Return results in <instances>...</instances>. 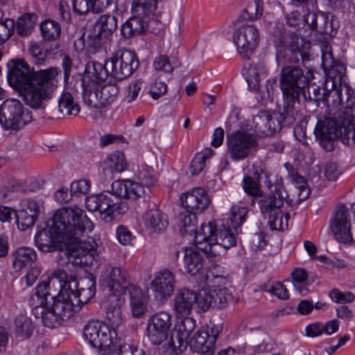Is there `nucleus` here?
<instances>
[{
  "instance_id": "1",
  "label": "nucleus",
  "mask_w": 355,
  "mask_h": 355,
  "mask_svg": "<svg viewBox=\"0 0 355 355\" xmlns=\"http://www.w3.org/2000/svg\"><path fill=\"white\" fill-rule=\"evenodd\" d=\"M112 193L90 196L85 199L86 208L89 211H98L106 223H110L129 209L126 202L119 198L135 200L145 194V189L139 182L116 180L112 184Z\"/></svg>"
},
{
  "instance_id": "2",
  "label": "nucleus",
  "mask_w": 355,
  "mask_h": 355,
  "mask_svg": "<svg viewBox=\"0 0 355 355\" xmlns=\"http://www.w3.org/2000/svg\"><path fill=\"white\" fill-rule=\"evenodd\" d=\"M53 230L62 234L64 240L80 236L92 224L83 209L77 206L62 207L51 219Z\"/></svg>"
},
{
  "instance_id": "3",
  "label": "nucleus",
  "mask_w": 355,
  "mask_h": 355,
  "mask_svg": "<svg viewBox=\"0 0 355 355\" xmlns=\"http://www.w3.org/2000/svg\"><path fill=\"white\" fill-rule=\"evenodd\" d=\"M60 72V70L57 67L39 70L35 81L29 84L28 87L19 90L26 103L33 108H40L42 101L50 98L55 87V78Z\"/></svg>"
},
{
  "instance_id": "4",
  "label": "nucleus",
  "mask_w": 355,
  "mask_h": 355,
  "mask_svg": "<svg viewBox=\"0 0 355 355\" xmlns=\"http://www.w3.org/2000/svg\"><path fill=\"white\" fill-rule=\"evenodd\" d=\"M314 78L311 69L305 71L296 64H286L281 69L279 85L283 96L287 98H300L304 89L309 87L311 79Z\"/></svg>"
},
{
  "instance_id": "5",
  "label": "nucleus",
  "mask_w": 355,
  "mask_h": 355,
  "mask_svg": "<svg viewBox=\"0 0 355 355\" xmlns=\"http://www.w3.org/2000/svg\"><path fill=\"white\" fill-rule=\"evenodd\" d=\"M52 283L58 281L66 287H70V294L75 302L80 306L88 302L95 295L96 282L92 275L80 278L78 282L74 276L67 275L64 270H57L53 272Z\"/></svg>"
},
{
  "instance_id": "6",
  "label": "nucleus",
  "mask_w": 355,
  "mask_h": 355,
  "mask_svg": "<svg viewBox=\"0 0 355 355\" xmlns=\"http://www.w3.org/2000/svg\"><path fill=\"white\" fill-rule=\"evenodd\" d=\"M32 119L31 112L17 99H6L0 105V124L5 130H18Z\"/></svg>"
},
{
  "instance_id": "7",
  "label": "nucleus",
  "mask_w": 355,
  "mask_h": 355,
  "mask_svg": "<svg viewBox=\"0 0 355 355\" xmlns=\"http://www.w3.org/2000/svg\"><path fill=\"white\" fill-rule=\"evenodd\" d=\"M257 146L256 137L245 131H235L227 136V152L234 161L248 157Z\"/></svg>"
},
{
  "instance_id": "8",
  "label": "nucleus",
  "mask_w": 355,
  "mask_h": 355,
  "mask_svg": "<svg viewBox=\"0 0 355 355\" xmlns=\"http://www.w3.org/2000/svg\"><path fill=\"white\" fill-rule=\"evenodd\" d=\"M117 26V19L115 16L101 15L87 37V46L92 49L94 52L98 50L106 40H110Z\"/></svg>"
},
{
  "instance_id": "9",
  "label": "nucleus",
  "mask_w": 355,
  "mask_h": 355,
  "mask_svg": "<svg viewBox=\"0 0 355 355\" xmlns=\"http://www.w3.org/2000/svg\"><path fill=\"white\" fill-rule=\"evenodd\" d=\"M259 41V31L254 25H242L234 31V44L236 46L239 53L246 59H249L254 52Z\"/></svg>"
},
{
  "instance_id": "10",
  "label": "nucleus",
  "mask_w": 355,
  "mask_h": 355,
  "mask_svg": "<svg viewBox=\"0 0 355 355\" xmlns=\"http://www.w3.org/2000/svg\"><path fill=\"white\" fill-rule=\"evenodd\" d=\"M110 76L118 80L125 79L132 74L139 67L137 55L129 50H119L108 60Z\"/></svg>"
},
{
  "instance_id": "11",
  "label": "nucleus",
  "mask_w": 355,
  "mask_h": 355,
  "mask_svg": "<svg viewBox=\"0 0 355 355\" xmlns=\"http://www.w3.org/2000/svg\"><path fill=\"white\" fill-rule=\"evenodd\" d=\"M8 80L9 84L17 90L28 87L35 81L37 71L31 69L29 65L21 59L12 60L8 64Z\"/></svg>"
},
{
  "instance_id": "12",
  "label": "nucleus",
  "mask_w": 355,
  "mask_h": 355,
  "mask_svg": "<svg viewBox=\"0 0 355 355\" xmlns=\"http://www.w3.org/2000/svg\"><path fill=\"white\" fill-rule=\"evenodd\" d=\"M171 318V315L166 311H159L149 318L147 336L153 345H160L166 339L172 325Z\"/></svg>"
},
{
  "instance_id": "13",
  "label": "nucleus",
  "mask_w": 355,
  "mask_h": 355,
  "mask_svg": "<svg viewBox=\"0 0 355 355\" xmlns=\"http://www.w3.org/2000/svg\"><path fill=\"white\" fill-rule=\"evenodd\" d=\"M218 333L212 327H202L189 338V346L192 351L200 353L199 355H214Z\"/></svg>"
},
{
  "instance_id": "14",
  "label": "nucleus",
  "mask_w": 355,
  "mask_h": 355,
  "mask_svg": "<svg viewBox=\"0 0 355 355\" xmlns=\"http://www.w3.org/2000/svg\"><path fill=\"white\" fill-rule=\"evenodd\" d=\"M83 335L92 346L101 350L108 349L112 344V331L98 321L88 322L83 329Z\"/></svg>"
},
{
  "instance_id": "15",
  "label": "nucleus",
  "mask_w": 355,
  "mask_h": 355,
  "mask_svg": "<svg viewBox=\"0 0 355 355\" xmlns=\"http://www.w3.org/2000/svg\"><path fill=\"white\" fill-rule=\"evenodd\" d=\"M342 133L340 126L336 119L327 117L319 120L314 129L316 140L327 151H331L334 148V142Z\"/></svg>"
},
{
  "instance_id": "16",
  "label": "nucleus",
  "mask_w": 355,
  "mask_h": 355,
  "mask_svg": "<svg viewBox=\"0 0 355 355\" xmlns=\"http://www.w3.org/2000/svg\"><path fill=\"white\" fill-rule=\"evenodd\" d=\"M60 292L57 295L51 297L52 304H49L53 311L62 320L69 319L73 312L80 309L79 304L75 302L69 292L71 288L66 287L63 283L60 284Z\"/></svg>"
},
{
  "instance_id": "17",
  "label": "nucleus",
  "mask_w": 355,
  "mask_h": 355,
  "mask_svg": "<svg viewBox=\"0 0 355 355\" xmlns=\"http://www.w3.org/2000/svg\"><path fill=\"white\" fill-rule=\"evenodd\" d=\"M330 228L337 241L342 243L352 241L349 211L345 205L340 204L336 207L334 217L330 222Z\"/></svg>"
},
{
  "instance_id": "18",
  "label": "nucleus",
  "mask_w": 355,
  "mask_h": 355,
  "mask_svg": "<svg viewBox=\"0 0 355 355\" xmlns=\"http://www.w3.org/2000/svg\"><path fill=\"white\" fill-rule=\"evenodd\" d=\"M272 188L273 189L270 190V193L262 195L258 200L259 209L263 214L279 210L284 201L288 200V194L282 182H276Z\"/></svg>"
},
{
  "instance_id": "19",
  "label": "nucleus",
  "mask_w": 355,
  "mask_h": 355,
  "mask_svg": "<svg viewBox=\"0 0 355 355\" xmlns=\"http://www.w3.org/2000/svg\"><path fill=\"white\" fill-rule=\"evenodd\" d=\"M175 285V276L169 270L160 271L150 283L154 296L160 303H164L173 294Z\"/></svg>"
},
{
  "instance_id": "20",
  "label": "nucleus",
  "mask_w": 355,
  "mask_h": 355,
  "mask_svg": "<svg viewBox=\"0 0 355 355\" xmlns=\"http://www.w3.org/2000/svg\"><path fill=\"white\" fill-rule=\"evenodd\" d=\"M64 243L67 245V254L69 259L76 264L88 265L92 260V245L82 241L79 236L65 240Z\"/></svg>"
},
{
  "instance_id": "21",
  "label": "nucleus",
  "mask_w": 355,
  "mask_h": 355,
  "mask_svg": "<svg viewBox=\"0 0 355 355\" xmlns=\"http://www.w3.org/2000/svg\"><path fill=\"white\" fill-rule=\"evenodd\" d=\"M40 213V206L35 200L31 198L21 200L19 209L16 213L18 227L21 230H26L33 227Z\"/></svg>"
},
{
  "instance_id": "22",
  "label": "nucleus",
  "mask_w": 355,
  "mask_h": 355,
  "mask_svg": "<svg viewBox=\"0 0 355 355\" xmlns=\"http://www.w3.org/2000/svg\"><path fill=\"white\" fill-rule=\"evenodd\" d=\"M181 202L187 212L197 214L209 207L210 199L205 189L195 188L182 196Z\"/></svg>"
},
{
  "instance_id": "23",
  "label": "nucleus",
  "mask_w": 355,
  "mask_h": 355,
  "mask_svg": "<svg viewBox=\"0 0 355 355\" xmlns=\"http://www.w3.org/2000/svg\"><path fill=\"white\" fill-rule=\"evenodd\" d=\"M212 227L211 224L202 223L196 232L194 242L196 248L203 252L209 258H214L223 254V249L211 240Z\"/></svg>"
},
{
  "instance_id": "24",
  "label": "nucleus",
  "mask_w": 355,
  "mask_h": 355,
  "mask_svg": "<svg viewBox=\"0 0 355 355\" xmlns=\"http://www.w3.org/2000/svg\"><path fill=\"white\" fill-rule=\"evenodd\" d=\"M196 292L187 288L179 289L173 299V309L178 317L188 316L196 302Z\"/></svg>"
},
{
  "instance_id": "25",
  "label": "nucleus",
  "mask_w": 355,
  "mask_h": 355,
  "mask_svg": "<svg viewBox=\"0 0 355 355\" xmlns=\"http://www.w3.org/2000/svg\"><path fill=\"white\" fill-rule=\"evenodd\" d=\"M48 228L39 230L35 236V243L37 248L42 252H51L55 249L56 242H65L62 234L53 230L51 220L47 223Z\"/></svg>"
},
{
  "instance_id": "26",
  "label": "nucleus",
  "mask_w": 355,
  "mask_h": 355,
  "mask_svg": "<svg viewBox=\"0 0 355 355\" xmlns=\"http://www.w3.org/2000/svg\"><path fill=\"white\" fill-rule=\"evenodd\" d=\"M252 123L254 131L261 135H269L281 130V125L269 112L259 111L254 116Z\"/></svg>"
},
{
  "instance_id": "27",
  "label": "nucleus",
  "mask_w": 355,
  "mask_h": 355,
  "mask_svg": "<svg viewBox=\"0 0 355 355\" xmlns=\"http://www.w3.org/2000/svg\"><path fill=\"white\" fill-rule=\"evenodd\" d=\"M106 278L105 283L110 292H126L128 287L131 284L128 282V276L125 272H122L119 268L108 267L106 269Z\"/></svg>"
},
{
  "instance_id": "28",
  "label": "nucleus",
  "mask_w": 355,
  "mask_h": 355,
  "mask_svg": "<svg viewBox=\"0 0 355 355\" xmlns=\"http://www.w3.org/2000/svg\"><path fill=\"white\" fill-rule=\"evenodd\" d=\"M328 46H325L326 52L322 53V66L328 78L332 81V85L336 86L340 83L343 77L345 67L337 62L333 58L332 53L327 51Z\"/></svg>"
},
{
  "instance_id": "29",
  "label": "nucleus",
  "mask_w": 355,
  "mask_h": 355,
  "mask_svg": "<svg viewBox=\"0 0 355 355\" xmlns=\"http://www.w3.org/2000/svg\"><path fill=\"white\" fill-rule=\"evenodd\" d=\"M129 294V302L131 313L135 318H141L147 311V298L142 290L136 285H130L127 291Z\"/></svg>"
},
{
  "instance_id": "30",
  "label": "nucleus",
  "mask_w": 355,
  "mask_h": 355,
  "mask_svg": "<svg viewBox=\"0 0 355 355\" xmlns=\"http://www.w3.org/2000/svg\"><path fill=\"white\" fill-rule=\"evenodd\" d=\"M143 220L146 227L154 232L164 231L168 224L166 216L155 207H148L144 214Z\"/></svg>"
},
{
  "instance_id": "31",
  "label": "nucleus",
  "mask_w": 355,
  "mask_h": 355,
  "mask_svg": "<svg viewBox=\"0 0 355 355\" xmlns=\"http://www.w3.org/2000/svg\"><path fill=\"white\" fill-rule=\"evenodd\" d=\"M284 105L282 110L275 114L276 121H278L281 125H290L296 121L298 112L295 105L300 102V98L295 97L293 99L287 98L286 96H283Z\"/></svg>"
},
{
  "instance_id": "32",
  "label": "nucleus",
  "mask_w": 355,
  "mask_h": 355,
  "mask_svg": "<svg viewBox=\"0 0 355 355\" xmlns=\"http://www.w3.org/2000/svg\"><path fill=\"white\" fill-rule=\"evenodd\" d=\"M207 224H211L212 227L211 240L214 241V244L221 247L223 253L225 252L226 249L235 245V235L231 230V226L229 225L228 227H225L223 225L222 227H218L214 222H209Z\"/></svg>"
},
{
  "instance_id": "33",
  "label": "nucleus",
  "mask_w": 355,
  "mask_h": 355,
  "mask_svg": "<svg viewBox=\"0 0 355 355\" xmlns=\"http://www.w3.org/2000/svg\"><path fill=\"white\" fill-rule=\"evenodd\" d=\"M124 155L121 153L109 155L101 164L105 177L112 178L114 173H121L126 168Z\"/></svg>"
},
{
  "instance_id": "34",
  "label": "nucleus",
  "mask_w": 355,
  "mask_h": 355,
  "mask_svg": "<svg viewBox=\"0 0 355 355\" xmlns=\"http://www.w3.org/2000/svg\"><path fill=\"white\" fill-rule=\"evenodd\" d=\"M204 258L196 250L184 248V266L186 272L191 275H197L203 268Z\"/></svg>"
},
{
  "instance_id": "35",
  "label": "nucleus",
  "mask_w": 355,
  "mask_h": 355,
  "mask_svg": "<svg viewBox=\"0 0 355 355\" xmlns=\"http://www.w3.org/2000/svg\"><path fill=\"white\" fill-rule=\"evenodd\" d=\"M106 318L112 328L118 327L123 323L121 300L115 294L108 298Z\"/></svg>"
},
{
  "instance_id": "36",
  "label": "nucleus",
  "mask_w": 355,
  "mask_h": 355,
  "mask_svg": "<svg viewBox=\"0 0 355 355\" xmlns=\"http://www.w3.org/2000/svg\"><path fill=\"white\" fill-rule=\"evenodd\" d=\"M107 63L108 61L104 64L96 62H88L86 65L85 78H87L94 83L105 80L108 75H110V69Z\"/></svg>"
},
{
  "instance_id": "37",
  "label": "nucleus",
  "mask_w": 355,
  "mask_h": 355,
  "mask_svg": "<svg viewBox=\"0 0 355 355\" xmlns=\"http://www.w3.org/2000/svg\"><path fill=\"white\" fill-rule=\"evenodd\" d=\"M146 16L135 15L127 20L121 28V32L123 37L130 38L141 33L148 26L144 20Z\"/></svg>"
},
{
  "instance_id": "38",
  "label": "nucleus",
  "mask_w": 355,
  "mask_h": 355,
  "mask_svg": "<svg viewBox=\"0 0 355 355\" xmlns=\"http://www.w3.org/2000/svg\"><path fill=\"white\" fill-rule=\"evenodd\" d=\"M12 267L19 271L26 266L35 262L37 259L35 252L29 248H20L12 253Z\"/></svg>"
},
{
  "instance_id": "39",
  "label": "nucleus",
  "mask_w": 355,
  "mask_h": 355,
  "mask_svg": "<svg viewBox=\"0 0 355 355\" xmlns=\"http://www.w3.org/2000/svg\"><path fill=\"white\" fill-rule=\"evenodd\" d=\"M58 108L64 116H76L80 112V107L75 103L70 93H64L58 101Z\"/></svg>"
},
{
  "instance_id": "40",
  "label": "nucleus",
  "mask_w": 355,
  "mask_h": 355,
  "mask_svg": "<svg viewBox=\"0 0 355 355\" xmlns=\"http://www.w3.org/2000/svg\"><path fill=\"white\" fill-rule=\"evenodd\" d=\"M73 7L76 12L84 15L89 11L99 13L103 11V6L98 0H73Z\"/></svg>"
},
{
  "instance_id": "41",
  "label": "nucleus",
  "mask_w": 355,
  "mask_h": 355,
  "mask_svg": "<svg viewBox=\"0 0 355 355\" xmlns=\"http://www.w3.org/2000/svg\"><path fill=\"white\" fill-rule=\"evenodd\" d=\"M157 8V0H133L132 12L133 15L148 17Z\"/></svg>"
},
{
  "instance_id": "42",
  "label": "nucleus",
  "mask_w": 355,
  "mask_h": 355,
  "mask_svg": "<svg viewBox=\"0 0 355 355\" xmlns=\"http://www.w3.org/2000/svg\"><path fill=\"white\" fill-rule=\"evenodd\" d=\"M188 340L172 332L169 341L166 347L168 355H180L189 345Z\"/></svg>"
},
{
  "instance_id": "43",
  "label": "nucleus",
  "mask_w": 355,
  "mask_h": 355,
  "mask_svg": "<svg viewBox=\"0 0 355 355\" xmlns=\"http://www.w3.org/2000/svg\"><path fill=\"white\" fill-rule=\"evenodd\" d=\"M178 219L180 227V232L182 234H191L193 232L196 234L198 231L196 228V214L185 211L179 214Z\"/></svg>"
},
{
  "instance_id": "44",
  "label": "nucleus",
  "mask_w": 355,
  "mask_h": 355,
  "mask_svg": "<svg viewBox=\"0 0 355 355\" xmlns=\"http://www.w3.org/2000/svg\"><path fill=\"white\" fill-rule=\"evenodd\" d=\"M262 4V0H254L243 10L237 20L253 21L259 19L263 14Z\"/></svg>"
},
{
  "instance_id": "45",
  "label": "nucleus",
  "mask_w": 355,
  "mask_h": 355,
  "mask_svg": "<svg viewBox=\"0 0 355 355\" xmlns=\"http://www.w3.org/2000/svg\"><path fill=\"white\" fill-rule=\"evenodd\" d=\"M40 29L42 37L46 40H55L60 37L61 34L60 26L54 20H45L42 23Z\"/></svg>"
},
{
  "instance_id": "46",
  "label": "nucleus",
  "mask_w": 355,
  "mask_h": 355,
  "mask_svg": "<svg viewBox=\"0 0 355 355\" xmlns=\"http://www.w3.org/2000/svg\"><path fill=\"white\" fill-rule=\"evenodd\" d=\"M214 307L218 309L225 308L229 302L233 299L232 293L226 287H215L211 290Z\"/></svg>"
},
{
  "instance_id": "47",
  "label": "nucleus",
  "mask_w": 355,
  "mask_h": 355,
  "mask_svg": "<svg viewBox=\"0 0 355 355\" xmlns=\"http://www.w3.org/2000/svg\"><path fill=\"white\" fill-rule=\"evenodd\" d=\"M289 214L281 209L274 211L268 216V224L272 230H284L288 228Z\"/></svg>"
},
{
  "instance_id": "48",
  "label": "nucleus",
  "mask_w": 355,
  "mask_h": 355,
  "mask_svg": "<svg viewBox=\"0 0 355 355\" xmlns=\"http://www.w3.org/2000/svg\"><path fill=\"white\" fill-rule=\"evenodd\" d=\"M119 87L115 85L107 84L99 89V101L101 107L112 103L116 98L119 93Z\"/></svg>"
},
{
  "instance_id": "49",
  "label": "nucleus",
  "mask_w": 355,
  "mask_h": 355,
  "mask_svg": "<svg viewBox=\"0 0 355 355\" xmlns=\"http://www.w3.org/2000/svg\"><path fill=\"white\" fill-rule=\"evenodd\" d=\"M180 322L175 324L173 332L183 338L188 340L189 335L196 328V320L188 316L183 317Z\"/></svg>"
},
{
  "instance_id": "50",
  "label": "nucleus",
  "mask_w": 355,
  "mask_h": 355,
  "mask_svg": "<svg viewBox=\"0 0 355 355\" xmlns=\"http://www.w3.org/2000/svg\"><path fill=\"white\" fill-rule=\"evenodd\" d=\"M84 86L83 98L84 102L89 107L94 108H101V103L99 101V89L96 86L94 87L90 85Z\"/></svg>"
},
{
  "instance_id": "51",
  "label": "nucleus",
  "mask_w": 355,
  "mask_h": 355,
  "mask_svg": "<svg viewBox=\"0 0 355 355\" xmlns=\"http://www.w3.org/2000/svg\"><path fill=\"white\" fill-rule=\"evenodd\" d=\"M33 327L30 318L23 315H19L15 320L16 333L21 338H29L33 332Z\"/></svg>"
},
{
  "instance_id": "52",
  "label": "nucleus",
  "mask_w": 355,
  "mask_h": 355,
  "mask_svg": "<svg viewBox=\"0 0 355 355\" xmlns=\"http://www.w3.org/2000/svg\"><path fill=\"white\" fill-rule=\"evenodd\" d=\"M248 209L245 207L234 206L231 209V214L230 217V226L238 232V229L241 224L245 220Z\"/></svg>"
},
{
  "instance_id": "53",
  "label": "nucleus",
  "mask_w": 355,
  "mask_h": 355,
  "mask_svg": "<svg viewBox=\"0 0 355 355\" xmlns=\"http://www.w3.org/2000/svg\"><path fill=\"white\" fill-rule=\"evenodd\" d=\"M33 15L29 14L21 17L17 22V32L21 36H27L33 31L35 22L33 19Z\"/></svg>"
},
{
  "instance_id": "54",
  "label": "nucleus",
  "mask_w": 355,
  "mask_h": 355,
  "mask_svg": "<svg viewBox=\"0 0 355 355\" xmlns=\"http://www.w3.org/2000/svg\"><path fill=\"white\" fill-rule=\"evenodd\" d=\"M354 117L355 106H346L339 110L336 121L338 123V125L340 126V129L342 130V127L354 125L352 122Z\"/></svg>"
},
{
  "instance_id": "55",
  "label": "nucleus",
  "mask_w": 355,
  "mask_h": 355,
  "mask_svg": "<svg viewBox=\"0 0 355 355\" xmlns=\"http://www.w3.org/2000/svg\"><path fill=\"white\" fill-rule=\"evenodd\" d=\"M196 302L198 308L203 311H207L210 306H214L211 290L202 289L198 293L196 292Z\"/></svg>"
},
{
  "instance_id": "56",
  "label": "nucleus",
  "mask_w": 355,
  "mask_h": 355,
  "mask_svg": "<svg viewBox=\"0 0 355 355\" xmlns=\"http://www.w3.org/2000/svg\"><path fill=\"white\" fill-rule=\"evenodd\" d=\"M244 191L254 197H261L262 191L260 189V182L254 180L252 177L246 176L243 180Z\"/></svg>"
},
{
  "instance_id": "57",
  "label": "nucleus",
  "mask_w": 355,
  "mask_h": 355,
  "mask_svg": "<svg viewBox=\"0 0 355 355\" xmlns=\"http://www.w3.org/2000/svg\"><path fill=\"white\" fill-rule=\"evenodd\" d=\"M46 305L44 313L42 315L43 324L49 328H55L61 324L62 320L55 315L49 304Z\"/></svg>"
},
{
  "instance_id": "58",
  "label": "nucleus",
  "mask_w": 355,
  "mask_h": 355,
  "mask_svg": "<svg viewBox=\"0 0 355 355\" xmlns=\"http://www.w3.org/2000/svg\"><path fill=\"white\" fill-rule=\"evenodd\" d=\"M293 182L297 190L299 200L302 201L306 199L310 195L311 191L307 187V182L305 178L302 175L296 174L293 177Z\"/></svg>"
},
{
  "instance_id": "59",
  "label": "nucleus",
  "mask_w": 355,
  "mask_h": 355,
  "mask_svg": "<svg viewBox=\"0 0 355 355\" xmlns=\"http://www.w3.org/2000/svg\"><path fill=\"white\" fill-rule=\"evenodd\" d=\"M266 291L279 299L286 300L289 297L288 291L281 282L268 283L265 285Z\"/></svg>"
},
{
  "instance_id": "60",
  "label": "nucleus",
  "mask_w": 355,
  "mask_h": 355,
  "mask_svg": "<svg viewBox=\"0 0 355 355\" xmlns=\"http://www.w3.org/2000/svg\"><path fill=\"white\" fill-rule=\"evenodd\" d=\"M153 66L155 70L163 71L168 74H171L174 69L169 58L165 55L157 57L153 62Z\"/></svg>"
},
{
  "instance_id": "61",
  "label": "nucleus",
  "mask_w": 355,
  "mask_h": 355,
  "mask_svg": "<svg viewBox=\"0 0 355 355\" xmlns=\"http://www.w3.org/2000/svg\"><path fill=\"white\" fill-rule=\"evenodd\" d=\"M52 278H53V274L51 275V276L49 279V282L48 283L43 282V283L39 284L36 287L35 295L40 298H43L44 301L46 302V304H49V302H48L49 297H51L52 296H53L50 293V290H51L50 285L52 284L54 286L55 284H57L58 283L60 284V282L58 281H56L55 283L53 284L52 281H51Z\"/></svg>"
},
{
  "instance_id": "62",
  "label": "nucleus",
  "mask_w": 355,
  "mask_h": 355,
  "mask_svg": "<svg viewBox=\"0 0 355 355\" xmlns=\"http://www.w3.org/2000/svg\"><path fill=\"white\" fill-rule=\"evenodd\" d=\"M29 52L35 59L34 62L37 65L42 64L46 58V52L42 45L38 43H31L29 46Z\"/></svg>"
},
{
  "instance_id": "63",
  "label": "nucleus",
  "mask_w": 355,
  "mask_h": 355,
  "mask_svg": "<svg viewBox=\"0 0 355 355\" xmlns=\"http://www.w3.org/2000/svg\"><path fill=\"white\" fill-rule=\"evenodd\" d=\"M207 158V155L200 153L195 155L190 165V171L192 175H198L202 171Z\"/></svg>"
},
{
  "instance_id": "64",
  "label": "nucleus",
  "mask_w": 355,
  "mask_h": 355,
  "mask_svg": "<svg viewBox=\"0 0 355 355\" xmlns=\"http://www.w3.org/2000/svg\"><path fill=\"white\" fill-rule=\"evenodd\" d=\"M91 182L87 180H79L71 184L70 191L71 193L77 196L87 194L90 189Z\"/></svg>"
}]
</instances>
